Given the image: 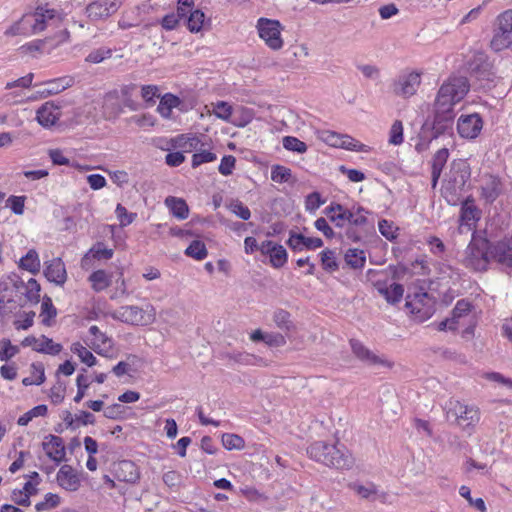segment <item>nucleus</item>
I'll list each match as a JSON object with an SVG mask.
<instances>
[{"mask_svg":"<svg viewBox=\"0 0 512 512\" xmlns=\"http://www.w3.org/2000/svg\"><path fill=\"white\" fill-rule=\"evenodd\" d=\"M43 449L46 451L47 456L60 463L65 459V445L63 439L59 436L48 435L42 443Z\"/></svg>","mask_w":512,"mask_h":512,"instance_id":"nucleus-22","label":"nucleus"},{"mask_svg":"<svg viewBox=\"0 0 512 512\" xmlns=\"http://www.w3.org/2000/svg\"><path fill=\"white\" fill-rule=\"evenodd\" d=\"M459 494L464 497L470 506L476 508L480 512H486V505L482 498L473 499L471 491L468 486L462 485L459 489Z\"/></svg>","mask_w":512,"mask_h":512,"instance_id":"nucleus-45","label":"nucleus"},{"mask_svg":"<svg viewBox=\"0 0 512 512\" xmlns=\"http://www.w3.org/2000/svg\"><path fill=\"white\" fill-rule=\"evenodd\" d=\"M19 352V348L11 344L9 339H2L0 341V359L1 361H8Z\"/></svg>","mask_w":512,"mask_h":512,"instance_id":"nucleus-49","label":"nucleus"},{"mask_svg":"<svg viewBox=\"0 0 512 512\" xmlns=\"http://www.w3.org/2000/svg\"><path fill=\"white\" fill-rule=\"evenodd\" d=\"M307 453L311 459L327 467L343 470L352 468L354 464L351 453L344 445L318 441L308 447Z\"/></svg>","mask_w":512,"mask_h":512,"instance_id":"nucleus-1","label":"nucleus"},{"mask_svg":"<svg viewBox=\"0 0 512 512\" xmlns=\"http://www.w3.org/2000/svg\"><path fill=\"white\" fill-rule=\"evenodd\" d=\"M60 503V497L57 494L48 493L45 495L43 501L38 502L35 505V509L38 512L49 511L53 508H56Z\"/></svg>","mask_w":512,"mask_h":512,"instance_id":"nucleus-48","label":"nucleus"},{"mask_svg":"<svg viewBox=\"0 0 512 512\" xmlns=\"http://www.w3.org/2000/svg\"><path fill=\"white\" fill-rule=\"evenodd\" d=\"M57 11L46 7H37L33 14L24 15L20 20L8 27L6 36L37 34L44 31L51 22L55 21Z\"/></svg>","mask_w":512,"mask_h":512,"instance_id":"nucleus-2","label":"nucleus"},{"mask_svg":"<svg viewBox=\"0 0 512 512\" xmlns=\"http://www.w3.org/2000/svg\"><path fill=\"white\" fill-rule=\"evenodd\" d=\"M512 45V10H507L497 17V29L491 40V47L500 51Z\"/></svg>","mask_w":512,"mask_h":512,"instance_id":"nucleus-8","label":"nucleus"},{"mask_svg":"<svg viewBox=\"0 0 512 512\" xmlns=\"http://www.w3.org/2000/svg\"><path fill=\"white\" fill-rule=\"evenodd\" d=\"M263 255H268L270 263L274 268H281L287 262L286 249L273 241H263L259 248Z\"/></svg>","mask_w":512,"mask_h":512,"instance_id":"nucleus-17","label":"nucleus"},{"mask_svg":"<svg viewBox=\"0 0 512 512\" xmlns=\"http://www.w3.org/2000/svg\"><path fill=\"white\" fill-rule=\"evenodd\" d=\"M115 212L120 221L121 226H127V225L131 224L134 221V219L136 218L135 213H128L127 209L124 206H122L121 204H118L116 206Z\"/></svg>","mask_w":512,"mask_h":512,"instance_id":"nucleus-62","label":"nucleus"},{"mask_svg":"<svg viewBox=\"0 0 512 512\" xmlns=\"http://www.w3.org/2000/svg\"><path fill=\"white\" fill-rule=\"evenodd\" d=\"M271 179L276 183H289L295 181L292 177L291 169L282 165L272 166Z\"/></svg>","mask_w":512,"mask_h":512,"instance_id":"nucleus-36","label":"nucleus"},{"mask_svg":"<svg viewBox=\"0 0 512 512\" xmlns=\"http://www.w3.org/2000/svg\"><path fill=\"white\" fill-rule=\"evenodd\" d=\"M353 490L363 499L375 501L377 496V487L375 484L368 485L354 484Z\"/></svg>","mask_w":512,"mask_h":512,"instance_id":"nucleus-44","label":"nucleus"},{"mask_svg":"<svg viewBox=\"0 0 512 512\" xmlns=\"http://www.w3.org/2000/svg\"><path fill=\"white\" fill-rule=\"evenodd\" d=\"M273 320L280 329L289 330L292 326L290 313L283 309H278L274 312Z\"/></svg>","mask_w":512,"mask_h":512,"instance_id":"nucleus-52","label":"nucleus"},{"mask_svg":"<svg viewBox=\"0 0 512 512\" xmlns=\"http://www.w3.org/2000/svg\"><path fill=\"white\" fill-rule=\"evenodd\" d=\"M503 185L498 176L492 174H485L481 178V193L483 198L492 203L502 193Z\"/></svg>","mask_w":512,"mask_h":512,"instance_id":"nucleus-18","label":"nucleus"},{"mask_svg":"<svg viewBox=\"0 0 512 512\" xmlns=\"http://www.w3.org/2000/svg\"><path fill=\"white\" fill-rule=\"evenodd\" d=\"M449 151L446 148L439 149L432 160V171L442 173V170L448 160Z\"/></svg>","mask_w":512,"mask_h":512,"instance_id":"nucleus-51","label":"nucleus"},{"mask_svg":"<svg viewBox=\"0 0 512 512\" xmlns=\"http://www.w3.org/2000/svg\"><path fill=\"white\" fill-rule=\"evenodd\" d=\"M454 111H436L434 110V120L430 124L425 122L421 128V138L430 142L452 131L454 123Z\"/></svg>","mask_w":512,"mask_h":512,"instance_id":"nucleus-6","label":"nucleus"},{"mask_svg":"<svg viewBox=\"0 0 512 512\" xmlns=\"http://www.w3.org/2000/svg\"><path fill=\"white\" fill-rule=\"evenodd\" d=\"M21 345L23 347H32L33 350L41 353H47L51 355H57L60 353L62 346L60 344L54 343L52 339L42 335L41 338H36L34 336L25 337Z\"/></svg>","mask_w":512,"mask_h":512,"instance_id":"nucleus-16","label":"nucleus"},{"mask_svg":"<svg viewBox=\"0 0 512 512\" xmlns=\"http://www.w3.org/2000/svg\"><path fill=\"white\" fill-rule=\"evenodd\" d=\"M165 204L170 208L172 214L178 219L183 220L188 217L189 208L183 199L169 196L166 198Z\"/></svg>","mask_w":512,"mask_h":512,"instance_id":"nucleus-31","label":"nucleus"},{"mask_svg":"<svg viewBox=\"0 0 512 512\" xmlns=\"http://www.w3.org/2000/svg\"><path fill=\"white\" fill-rule=\"evenodd\" d=\"M114 320L135 326H147L156 319V310L152 305L141 308L136 305L122 306L111 313Z\"/></svg>","mask_w":512,"mask_h":512,"instance_id":"nucleus-4","label":"nucleus"},{"mask_svg":"<svg viewBox=\"0 0 512 512\" xmlns=\"http://www.w3.org/2000/svg\"><path fill=\"white\" fill-rule=\"evenodd\" d=\"M44 275L48 281L54 282L57 285H63L66 282L67 274L62 260L60 258H54L46 262Z\"/></svg>","mask_w":512,"mask_h":512,"instance_id":"nucleus-23","label":"nucleus"},{"mask_svg":"<svg viewBox=\"0 0 512 512\" xmlns=\"http://www.w3.org/2000/svg\"><path fill=\"white\" fill-rule=\"evenodd\" d=\"M73 84V79L71 77H62L53 80H49L43 82L41 84H36V87H40L34 94H32L29 99L37 100L49 97L51 95L58 94L65 89L71 87Z\"/></svg>","mask_w":512,"mask_h":512,"instance_id":"nucleus-11","label":"nucleus"},{"mask_svg":"<svg viewBox=\"0 0 512 512\" xmlns=\"http://www.w3.org/2000/svg\"><path fill=\"white\" fill-rule=\"evenodd\" d=\"M420 83V74L411 72L398 78L393 85V91L396 95L410 97L416 93Z\"/></svg>","mask_w":512,"mask_h":512,"instance_id":"nucleus-15","label":"nucleus"},{"mask_svg":"<svg viewBox=\"0 0 512 512\" xmlns=\"http://www.w3.org/2000/svg\"><path fill=\"white\" fill-rule=\"evenodd\" d=\"M14 287L19 290L20 288L25 289V296L28 302L37 304L40 301V284L31 278L25 284L22 280L14 283Z\"/></svg>","mask_w":512,"mask_h":512,"instance_id":"nucleus-29","label":"nucleus"},{"mask_svg":"<svg viewBox=\"0 0 512 512\" xmlns=\"http://www.w3.org/2000/svg\"><path fill=\"white\" fill-rule=\"evenodd\" d=\"M321 262L325 270L335 271L338 268L335 253L331 250H324L321 253Z\"/></svg>","mask_w":512,"mask_h":512,"instance_id":"nucleus-56","label":"nucleus"},{"mask_svg":"<svg viewBox=\"0 0 512 512\" xmlns=\"http://www.w3.org/2000/svg\"><path fill=\"white\" fill-rule=\"evenodd\" d=\"M469 91V83L466 77H451L444 82L435 99L436 111H453L456 103L461 101Z\"/></svg>","mask_w":512,"mask_h":512,"instance_id":"nucleus-3","label":"nucleus"},{"mask_svg":"<svg viewBox=\"0 0 512 512\" xmlns=\"http://www.w3.org/2000/svg\"><path fill=\"white\" fill-rule=\"evenodd\" d=\"M77 384V394L74 397V401L79 403L85 396L86 389L89 387L90 382L88 381L87 376L84 374H79L76 379Z\"/></svg>","mask_w":512,"mask_h":512,"instance_id":"nucleus-60","label":"nucleus"},{"mask_svg":"<svg viewBox=\"0 0 512 512\" xmlns=\"http://www.w3.org/2000/svg\"><path fill=\"white\" fill-rule=\"evenodd\" d=\"M227 208L242 220H248L251 217L249 208L238 199L231 200Z\"/></svg>","mask_w":512,"mask_h":512,"instance_id":"nucleus-46","label":"nucleus"},{"mask_svg":"<svg viewBox=\"0 0 512 512\" xmlns=\"http://www.w3.org/2000/svg\"><path fill=\"white\" fill-rule=\"evenodd\" d=\"M492 248L489 242L484 239H473L465 250L463 263L466 267L475 271L487 269Z\"/></svg>","mask_w":512,"mask_h":512,"instance_id":"nucleus-5","label":"nucleus"},{"mask_svg":"<svg viewBox=\"0 0 512 512\" xmlns=\"http://www.w3.org/2000/svg\"><path fill=\"white\" fill-rule=\"evenodd\" d=\"M60 116V107L55 106L51 101L44 103L36 112L38 123L45 128L55 125Z\"/></svg>","mask_w":512,"mask_h":512,"instance_id":"nucleus-21","label":"nucleus"},{"mask_svg":"<svg viewBox=\"0 0 512 512\" xmlns=\"http://www.w3.org/2000/svg\"><path fill=\"white\" fill-rule=\"evenodd\" d=\"M112 55L111 49L99 48L88 54L86 61L90 63H100L104 59L110 58Z\"/></svg>","mask_w":512,"mask_h":512,"instance_id":"nucleus-57","label":"nucleus"},{"mask_svg":"<svg viewBox=\"0 0 512 512\" xmlns=\"http://www.w3.org/2000/svg\"><path fill=\"white\" fill-rule=\"evenodd\" d=\"M112 473L121 482L135 484L140 479V471L130 460H121L113 464Z\"/></svg>","mask_w":512,"mask_h":512,"instance_id":"nucleus-14","label":"nucleus"},{"mask_svg":"<svg viewBox=\"0 0 512 512\" xmlns=\"http://www.w3.org/2000/svg\"><path fill=\"white\" fill-rule=\"evenodd\" d=\"M377 289L381 295L385 297L388 303H398L404 293V288L401 284L393 283L390 287H384L380 283L376 284Z\"/></svg>","mask_w":512,"mask_h":512,"instance_id":"nucleus-30","label":"nucleus"},{"mask_svg":"<svg viewBox=\"0 0 512 512\" xmlns=\"http://www.w3.org/2000/svg\"><path fill=\"white\" fill-rule=\"evenodd\" d=\"M19 267L31 272L32 274L38 273L41 265L36 250L30 249L27 254L20 259Z\"/></svg>","mask_w":512,"mask_h":512,"instance_id":"nucleus-32","label":"nucleus"},{"mask_svg":"<svg viewBox=\"0 0 512 512\" xmlns=\"http://www.w3.org/2000/svg\"><path fill=\"white\" fill-rule=\"evenodd\" d=\"M71 351L76 354L80 360L85 363L87 366L92 367L96 365L97 360L96 357L81 343H73L71 345Z\"/></svg>","mask_w":512,"mask_h":512,"instance_id":"nucleus-37","label":"nucleus"},{"mask_svg":"<svg viewBox=\"0 0 512 512\" xmlns=\"http://www.w3.org/2000/svg\"><path fill=\"white\" fill-rule=\"evenodd\" d=\"M185 254L196 260H203L207 256V249L202 241L194 240L186 248Z\"/></svg>","mask_w":512,"mask_h":512,"instance_id":"nucleus-41","label":"nucleus"},{"mask_svg":"<svg viewBox=\"0 0 512 512\" xmlns=\"http://www.w3.org/2000/svg\"><path fill=\"white\" fill-rule=\"evenodd\" d=\"M280 28L281 25L277 20L260 18L257 23L260 38L263 39L266 45L273 50H278L283 46V40L280 36Z\"/></svg>","mask_w":512,"mask_h":512,"instance_id":"nucleus-9","label":"nucleus"},{"mask_svg":"<svg viewBox=\"0 0 512 512\" xmlns=\"http://www.w3.org/2000/svg\"><path fill=\"white\" fill-rule=\"evenodd\" d=\"M365 214H368V211L365 208L359 206L356 212L352 211V217L349 219V225L353 227H362L367 225L368 218Z\"/></svg>","mask_w":512,"mask_h":512,"instance_id":"nucleus-55","label":"nucleus"},{"mask_svg":"<svg viewBox=\"0 0 512 512\" xmlns=\"http://www.w3.org/2000/svg\"><path fill=\"white\" fill-rule=\"evenodd\" d=\"M450 173L451 176L445 186L444 193L447 201L450 204H456L459 200V192L464 189L470 177V171L465 163H458L453 165Z\"/></svg>","mask_w":512,"mask_h":512,"instance_id":"nucleus-7","label":"nucleus"},{"mask_svg":"<svg viewBox=\"0 0 512 512\" xmlns=\"http://www.w3.org/2000/svg\"><path fill=\"white\" fill-rule=\"evenodd\" d=\"M405 306L413 314L429 315L432 309L431 297L424 291L415 293L413 296L408 295Z\"/></svg>","mask_w":512,"mask_h":512,"instance_id":"nucleus-19","label":"nucleus"},{"mask_svg":"<svg viewBox=\"0 0 512 512\" xmlns=\"http://www.w3.org/2000/svg\"><path fill=\"white\" fill-rule=\"evenodd\" d=\"M350 345L353 354L362 362L369 366L387 365L391 366L386 360L380 358L367 347H365L360 341L352 339Z\"/></svg>","mask_w":512,"mask_h":512,"instance_id":"nucleus-20","label":"nucleus"},{"mask_svg":"<svg viewBox=\"0 0 512 512\" xmlns=\"http://www.w3.org/2000/svg\"><path fill=\"white\" fill-rule=\"evenodd\" d=\"M56 314L57 310L54 307L51 298L45 296L41 304L42 323L46 326H50V319L54 318Z\"/></svg>","mask_w":512,"mask_h":512,"instance_id":"nucleus-42","label":"nucleus"},{"mask_svg":"<svg viewBox=\"0 0 512 512\" xmlns=\"http://www.w3.org/2000/svg\"><path fill=\"white\" fill-rule=\"evenodd\" d=\"M120 5V0H95L87 5L86 14L91 20L97 21L114 14Z\"/></svg>","mask_w":512,"mask_h":512,"instance_id":"nucleus-12","label":"nucleus"},{"mask_svg":"<svg viewBox=\"0 0 512 512\" xmlns=\"http://www.w3.org/2000/svg\"><path fill=\"white\" fill-rule=\"evenodd\" d=\"M216 158L215 153L199 149L198 152L194 153L192 156V166L195 168L203 163L213 162Z\"/></svg>","mask_w":512,"mask_h":512,"instance_id":"nucleus-53","label":"nucleus"},{"mask_svg":"<svg viewBox=\"0 0 512 512\" xmlns=\"http://www.w3.org/2000/svg\"><path fill=\"white\" fill-rule=\"evenodd\" d=\"M213 112L216 117L227 121L232 114V107L227 102L219 101L215 104Z\"/></svg>","mask_w":512,"mask_h":512,"instance_id":"nucleus-61","label":"nucleus"},{"mask_svg":"<svg viewBox=\"0 0 512 512\" xmlns=\"http://www.w3.org/2000/svg\"><path fill=\"white\" fill-rule=\"evenodd\" d=\"M92 288L95 291H102L110 285V279L104 270H97L89 276Z\"/></svg>","mask_w":512,"mask_h":512,"instance_id":"nucleus-39","label":"nucleus"},{"mask_svg":"<svg viewBox=\"0 0 512 512\" xmlns=\"http://www.w3.org/2000/svg\"><path fill=\"white\" fill-rule=\"evenodd\" d=\"M454 416L458 425L463 428L475 426L480 420L479 409L475 406L464 405L458 401L449 409L448 416Z\"/></svg>","mask_w":512,"mask_h":512,"instance_id":"nucleus-10","label":"nucleus"},{"mask_svg":"<svg viewBox=\"0 0 512 512\" xmlns=\"http://www.w3.org/2000/svg\"><path fill=\"white\" fill-rule=\"evenodd\" d=\"M351 217L352 211L343 206L341 211H339L335 216H331V222H333L336 227L342 228L347 223L349 224V219Z\"/></svg>","mask_w":512,"mask_h":512,"instance_id":"nucleus-59","label":"nucleus"},{"mask_svg":"<svg viewBox=\"0 0 512 512\" xmlns=\"http://www.w3.org/2000/svg\"><path fill=\"white\" fill-rule=\"evenodd\" d=\"M491 256L502 266L512 267V236L493 246Z\"/></svg>","mask_w":512,"mask_h":512,"instance_id":"nucleus-24","label":"nucleus"},{"mask_svg":"<svg viewBox=\"0 0 512 512\" xmlns=\"http://www.w3.org/2000/svg\"><path fill=\"white\" fill-rule=\"evenodd\" d=\"M227 357L234 361L235 363H239L242 365H267L266 362L256 355L247 353V352H237V353H231L228 354Z\"/></svg>","mask_w":512,"mask_h":512,"instance_id":"nucleus-34","label":"nucleus"},{"mask_svg":"<svg viewBox=\"0 0 512 512\" xmlns=\"http://www.w3.org/2000/svg\"><path fill=\"white\" fill-rule=\"evenodd\" d=\"M180 104V99L171 94L166 93L160 100V103L157 107V111L164 117L169 118L172 113V109L177 107Z\"/></svg>","mask_w":512,"mask_h":512,"instance_id":"nucleus-33","label":"nucleus"},{"mask_svg":"<svg viewBox=\"0 0 512 512\" xmlns=\"http://www.w3.org/2000/svg\"><path fill=\"white\" fill-rule=\"evenodd\" d=\"M472 304L465 300L461 299L457 301L455 307L452 310V324H458L459 319L468 315L471 311Z\"/></svg>","mask_w":512,"mask_h":512,"instance_id":"nucleus-43","label":"nucleus"},{"mask_svg":"<svg viewBox=\"0 0 512 512\" xmlns=\"http://www.w3.org/2000/svg\"><path fill=\"white\" fill-rule=\"evenodd\" d=\"M288 246L294 251H301L304 247L309 250L323 246V241L317 237H305L302 234L290 233L287 241Z\"/></svg>","mask_w":512,"mask_h":512,"instance_id":"nucleus-25","label":"nucleus"},{"mask_svg":"<svg viewBox=\"0 0 512 512\" xmlns=\"http://www.w3.org/2000/svg\"><path fill=\"white\" fill-rule=\"evenodd\" d=\"M90 253H92L93 257L95 259L101 260V259H111L113 256V250L106 248L103 246L102 243H97L91 250Z\"/></svg>","mask_w":512,"mask_h":512,"instance_id":"nucleus-64","label":"nucleus"},{"mask_svg":"<svg viewBox=\"0 0 512 512\" xmlns=\"http://www.w3.org/2000/svg\"><path fill=\"white\" fill-rule=\"evenodd\" d=\"M283 147L289 151L305 153L307 151V145L293 136H286L283 138Z\"/></svg>","mask_w":512,"mask_h":512,"instance_id":"nucleus-50","label":"nucleus"},{"mask_svg":"<svg viewBox=\"0 0 512 512\" xmlns=\"http://www.w3.org/2000/svg\"><path fill=\"white\" fill-rule=\"evenodd\" d=\"M403 142V125L399 120L394 121L389 132V143L400 145Z\"/></svg>","mask_w":512,"mask_h":512,"instance_id":"nucleus-54","label":"nucleus"},{"mask_svg":"<svg viewBox=\"0 0 512 512\" xmlns=\"http://www.w3.org/2000/svg\"><path fill=\"white\" fill-rule=\"evenodd\" d=\"M379 231L380 233L388 240L392 241L394 240L396 235V230L393 226L392 222H389L386 219H382L378 223Z\"/></svg>","mask_w":512,"mask_h":512,"instance_id":"nucleus-58","label":"nucleus"},{"mask_svg":"<svg viewBox=\"0 0 512 512\" xmlns=\"http://www.w3.org/2000/svg\"><path fill=\"white\" fill-rule=\"evenodd\" d=\"M33 375L22 380L23 385H40L45 381L44 367L41 363H33L31 365Z\"/></svg>","mask_w":512,"mask_h":512,"instance_id":"nucleus-40","label":"nucleus"},{"mask_svg":"<svg viewBox=\"0 0 512 512\" xmlns=\"http://www.w3.org/2000/svg\"><path fill=\"white\" fill-rule=\"evenodd\" d=\"M205 25V14L199 9H196L190 13L187 20V27L190 32L197 33Z\"/></svg>","mask_w":512,"mask_h":512,"instance_id":"nucleus-38","label":"nucleus"},{"mask_svg":"<svg viewBox=\"0 0 512 512\" xmlns=\"http://www.w3.org/2000/svg\"><path fill=\"white\" fill-rule=\"evenodd\" d=\"M483 121L479 114L462 115L457 122L458 133L467 139L476 138L481 132Z\"/></svg>","mask_w":512,"mask_h":512,"instance_id":"nucleus-13","label":"nucleus"},{"mask_svg":"<svg viewBox=\"0 0 512 512\" xmlns=\"http://www.w3.org/2000/svg\"><path fill=\"white\" fill-rule=\"evenodd\" d=\"M222 444L228 450H241L244 447L245 442L239 435L225 433L222 435Z\"/></svg>","mask_w":512,"mask_h":512,"instance_id":"nucleus-47","label":"nucleus"},{"mask_svg":"<svg viewBox=\"0 0 512 512\" xmlns=\"http://www.w3.org/2000/svg\"><path fill=\"white\" fill-rule=\"evenodd\" d=\"M324 200H322L320 193L312 192L310 193L305 200V207L308 211L317 210L322 204H324Z\"/></svg>","mask_w":512,"mask_h":512,"instance_id":"nucleus-63","label":"nucleus"},{"mask_svg":"<svg viewBox=\"0 0 512 512\" xmlns=\"http://www.w3.org/2000/svg\"><path fill=\"white\" fill-rule=\"evenodd\" d=\"M480 216L481 211L477 208L472 198L468 197L462 202L460 215L462 224H465L471 229V226L480 219Z\"/></svg>","mask_w":512,"mask_h":512,"instance_id":"nucleus-27","label":"nucleus"},{"mask_svg":"<svg viewBox=\"0 0 512 512\" xmlns=\"http://www.w3.org/2000/svg\"><path fill=\"white\" fill-rule=\"evenodd\" d=\"M345 261L351 268L360 269L366 262L365 252L356 248L348 249L345 254Z\"/></svg>","mask_w":512,"mask_h":512,"instance_id":"nucleus-35","label":"nucleus"},{"mask_svg":"<svg viewBox=\"0 0 512 512\" xmlns=\"http://www.w3.org/2000/svg\"><path fill=\"white\" fill-rule=\"evenodd\" d=\"M56 478L58 484L68 491H76L80 486L79 477L70 465H63L59 469Z\"/></svg>","mask_w":512,"mask_h":512,"instance_id":"nucleus-26","label":"nucleus"},{"mask_svg":"<svg viewBox=\"0 0 512 512\" xmlns=\"http://www.w3.org/2000/svg\"><path fill=\"white\" fill-rule=\"evenodd\" d=\"M89 333L94 336L92 349L97 354L102 355L103 352H108V350L112 347V340L105 333L101 332L97 326H91L89 328Z\"/></svg>","mask_w":512,"mask_h":512,"instance_id":"nucleus-28","label":"nucleus"}]
</instances>
